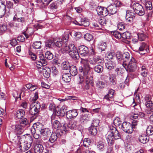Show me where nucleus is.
Instances as JSON below:
<instances>
[{
	"mask_svg": "<svg viewBox=\"0 0 153 153\" xmlns=\"http://www.w3.org/2000/svg\"><path fill=\"white\" fill-rule=\"evenodd\" d=\"M128 65L137 67L136 61L134 58L132 57Z\"/></svg>",
	"mask_w": 153,
	"mask_h": 153,
	"instance_id": "60",
	"label": "nucleus"
},
{
	"mask_svg": "<svg viewBox=\"0 0 153 153\" xmlns=\"http://www.w3.org/2000/svg\"><path fill=\"white\" fill-rule=\"evenodd\" d=\"M38 59H37V64L42 66H45L47 64V61L45 59L43 54L41 53L39 55Z\"/></svg>",
	"mask_w": 153,
	"mask_h": 153,
	"instance_id": "13",
	"label": "nucleus"
},
{
	"mask_svg": "<svg viewBox=\"0 0 153 153\" xmlns=\"http://www.w3.org/2000/svg\"><path fill=\"white\" fill-rule=\"evenodd\" d=\"M109 130L106 134V138L108 145H112L114 144V142L113 141L111 134H113L118 131L117 128L113 126H109Z\"/></svg>",
	"mask_w": 153,
	"mask_h": 153,
	"instance_id": "5",
	"label": "nucleus"
},
{
	"mask_svg": "<svg viewBox=\"0 0 153 153\" xmlns=\"http://www.w3.org/2000/svg\"><path fill=\"white\" fill-rule=\"evenodd\" d=\"M148 48L149 46L145 43L142 42L139 48L140 51L142 52L140 53V54H143L149 53V51Z\"/></svg>",
	"mask_w": 153,
	"mask_h": 153,
	"instance_id": "15",
	"label": "nucleus"
},
{
	"mask_svg": "<svg viewBox=\"0 0 153 153\" xmlns=\"http://www.w3.org/2000/svg\"><path fill=\"white\" fill-rule=\"evenodd\" d=\"M67 110V107L66 106L63 105L60 108V111H61L62 112V115H64L65 113L66 114V112L68 111H66Z\"/></svg>",
	"mask_w": 153,
	"mask_h": 153,
	"instance_id": "63",
	"label": "nucleus"
},
{
	"mask_svg": "<svg viewBox=\"0 0 153 153\" xmlns=\"http://www.w3.org/2000/svg\"><path fill=\"white\" fill-rule=\"evenodd\" d=\"M52 126L55 129H58L60 128L61 124L57 120H55L52 123Z\"/></svg>",
	"mask_w": 153,
	"mask_h": 153,
	"instance_id": "38",
	"label": "nucleus"
},
{
	"mask_svg": "<svg viewBox=\"0 0 153 153\" xmlns=\"http://www.w3.org/2000/svg\"><path fill=\"white\" fill-rule=\"evenodd\" d=\"M132 8L135 13L142 16L145 14V11L143 7L138 3L134 4L132 6Z\"/></svg>",
	"mask_w": 153,
	"mask_h": 153,
	"instance_id": "7",
	"label": "nucleus"
},
{
	"mask_svg": "<svg viewBox=\"0 0 153 153\" xmlns=\"http://www.w3.org/2000/svg\"><path fill=\"white\" fill-rule=\"evenodd\" d=\"M6 7L9 9H10L13 8V4L12 2L10 1H7L6 2Z\"/></svg>",
	"mask_w": 153,
	"mask_h": 153,
	"instance_id": "59",
	"label": "nucleus"
},
{
	"mask_svg": "<svg viewBox=\"0 0 153 153\" xmlns=\"http://www.w3.org/2000/svg\"><path fill=\"white\" fill-rule=\"evenodd\" d=\"M74 23L77 25L80 26H83L85 27H87L89 25V22L84 19L82 18L81 19L80 22H78L76 21H75Z\"/></svg>",
	"mask_w": 153,
	"mask_h": 153,
	"instance_id": "18",
	"label": "nucleus"
},
{
	"mask_svg": "<svg viewBox=\"0 0 153 153\" xmlns=\"http://www.w3.org/2000/svg\"><path fill=\"white\" fill-rule=\"evenodd\" d=\"M53 41L54 45H55L56 46L59 48H60L62 47V42L61 39L57 38H53Z\"/></svg>",
	"mask_w": 153,
	"mask_h": 153,
	"instance_id": "31",
	"label": "nucleus"
},
{
	"mask_svg": "<svg viewBox=\"0 0 153 153\" xmlns=\"http://www.w3.org/2000/svg\"><path fill=\"white\" fill-rule=\"evenodd\" d=\"M99 47L102 51H104L106 48V45L105 43H101L99 45Z\"/></svg>",
	"mask_w": 153,
	"mask_h": 153,
	"instance_id": "62",
	"label": "nucleus"
},
{
	"mask_svg": "<svg viewBox=\"0 0 153 153\" xmlns=\"http://www.w3.org/2000/svg\"><path fill=\"white\" fill-rule=\"evenodd\" d=\"M13 21L15 22H17L18 23L16 24V26L19 27L20 24L23 25V23H25L26 21V19L25 17L21 16L19 14H16L13 17Z\"/></svg>",
	"mask_w": 153,
	"mask_h": 153,
	"instance_id": "9",
	"label": "nucleus"
},
{
	"mask_svg": "<svg viewBox=\"0 0 153 153\" xmlns=\"http://www.w3.org/2000/svg\"><path fill=\"white\" fill-rule=\"evenodd\" d=\"M135 14L134 13L130 11L129 10H128L126 12V18H135Z\"/></svg>",
	"mask_w": 153,
	"mask_h": 153,
	"instance_id": "49",
	"label": "nucleus"
},
{
	"mask_svg": "<svg viewBox=\"0 0 153 153\" xmlns=\"http://www.w3.org/2000/svg\"><path fill=\"white\" fill-rule=\"evenodd\" d=\"M58 5L57 4V3L55 2H53L50 4L49 6V8L51 10H54L56 9L58 7Z\"/></svg>",
	"mask_w": 153,
	"mask_h": 153,
	"instance_id": "57",
	"label": "nucleus"
},
{
	"mask_svg": "<svg viewBox=\"0 0 153 153\" xmlns=\"http://www.w3.org/2000/svg\"><path fill=\"white\" fill-rule=\"evenodd\" d=\"M41 42L40 41L35 42L33 43V46L35 49H39L41 48Z\"/></svg>",
	"mask_w": 153,
	"mask_h": 153,
	"instance_id": "44",
	"label": "nucleus"
},
{
	"mask_svg": "<svg viewBox=\"0 0 153 153\" xmlns=\"http://www.w3.org/2000/svg\"><path fill=\"white\" fill-rule=\"evenodd\" d=\"M69 72L70 74L72 76H75L78 73V71L76 67L74 65H72L70 67Z\"/></svg>",
	"mask_w": 153,
	"mask_h": 153,
	"instance_id": "27",
	"label": "nucleus"
},
{
	"mask_svg": "<svg viewBox=\"0 0 153 153\" xmlns=\"http://www.w3.org/2000/svg\"><path fill=\"white\" fill-rule=\"evenodd\" d=\"M109 80L110 83L111 85H114L116 84L117 80L116 76L114 75L111 74L110 75Z\"/></svg>",
	"mask_w": 153,
	"mask_h": 153,
	"instance_id": "33",
	"label": "nucleus"
},
{
	"mask_svg": "<svg viewBox=\"0 0 153 153\" xmlns=\"http://www.w3.org/2000/svg\"><path fill=\"white\" fill-rule=\"evenodd\" d=\"M130 58V54L127 52H125L123 53V63H126L125 62L128 61Z\"/></svg>",
	"mask_w": 153,
	"mask_h": 153,
	"instance_id": "34",
	"label": "nucleus"
},
{
	"mask_svg": "<svg viewBox=\"0 0 153 153\" xmlns=\"http://www.w3.org/2000/svg\"><path fill=\"white\" fill-rule=\"evenodd\" d=\"M89 133L93 135H96L97 132L96 127L91 126L88 129Z\"/></svg>",
	"mask_w": 153,
	"mask_h": 153,
	"instance_id": "36",
	"label": "nucleus"
},
{
	"mask_svg": "<svg viewBox=\"0 0 153 153\" xmlns=\"http://www.w3.org/2000/svg\"><path fill=\"white\" fill-rule=\"evenodd\" d=\"M96 86L98 88L102 89L104 87L105 83L102 81L98 80L96 82Z\"/></svg>",
	"mask_w": 153,
	"mask_h": 153,
	"instance_id": "37",
	"label": "nucleus"
},
{
	"mask_svg": "<svg viewBox=\"0 0 153 153\" xmlns=\"http://www.w3.org/2000/svg\"><path fill=\"white\" fill-rule=\"evenodd\" d=\"M146 7L147 10H150L152 8V2L149 1H148L145 3Z\"/></svg>",
	"mask_w": 153,
	"mask_h": 153,
	"instance_id": "55",
	"label": "nucleus"
},
{
	"mask_svg": "<svg viewBox=\"0 0 153 153\" xmlns=\"http://www.w3.org/2000/svg\"><path fill=\"white\" fill-rule=\"evenodd\" d=\"M91 141L90 139L89 138H85L83 141L82 145L85 147H88ZM82 146V145H81V146Z\"/></svg>",
	"mask_w": 153,
	"mask_h": 153,
	"instance_id": "42",
	"label": "nucleus"
},
{
	"mask_svg": "<svg viewBox=\"0 0 153 153\" xmlns=\"http://www.w3.org/2000/svg\"><path fill=\"white\" fill-rule=\"evenodd\" d=\"M76 48L75 46L74 45L72 44H69L68 46H66L63 49L64 51H68V53L70 52H72L73 51L75 50L76 49Z\"/></svg>",
	"mask_w": 153,
	"mask_h": 153,
	"instance_id": "23",
	"label": "nucleus"
},
{
	"mask_svg": "<svg viewBox=\"0 0 153 153\" xmlns=\"http://www.w3.org/2000/svg\"><path fill=\"white\" fill-rule=\"evenodd\" d=\"M42 135L45 137V138L48 137L51 134V132L48 128H45L44 130L40 133Z\"/></svg>",
	"mask_w": 153,
	"mask_h": 153,
	"instance_id": "39",
	"label": "nucleus"
},
{
	"mask_svg": "<svg viewBox=\"0 0 153 153\" xmlns=\"http://www.w3.org/2000/svg\"><path fill=\"white\" fill-rule=\"evenodd\" d=\"M33 140L32 137L30 134H27L21 136L19 140L20 144H21L22 142L24 143L23 146L21 145L19 146V148L21 151L24 152L30 148L33 143Z\"/></svg>",
	"mask_w": 153,
	"mask_h": 153,
	"instance_id": "2",
	"label": "nucleus"
},
{
	"mask_svg": "<svg viewBox=\"0 0 153 153\" xmlns=\"http://www.w3.org/2000/svg\"><path fill=\"white\" fill-rule=\"evenodd\" d=\"M97 11L98 15L105 16L109 14L108 8L105 7L99 6L97 9Z\"/></svg>",
	"mask_w": 153,
	"mask_h": 153,
	"instance_id": "11",
	"label": "nucleus"
},
{
	"mask_svg": "<svg viewBox=\"0 0 153 153\" xmlns=\"http://www.w3.org/2000/svg\"><path fill=\"white\" fill-rule=\"evenodd\" d=\"M97 146L98 150L103 151L105 149L104 143L102 141H99L97 143Z\"/></svg>",
	"mask_w": 153,
	"mask_h": 153,
	"instance_id": "35",
	"label": "nucleus"
},
{
	"mask_svg": "<svg viewBox=\"0 0 153 153\" xmlns=\"http://www.w3.org/2000/svg\"><path fill=\"white\" fill-rule=\"evenodd\" d=\"M52 1V0H39V5L41 8H44Z\"/></svg>",
	"mask_w": 153,
	"mask_h": 153,
	"instance_id": "26",
	"label": "nucleus"
},
{
	"mask_svg": "<svg viewBox=\"0 0 153 153\" xmlns=\"http://www.w3.org/2000/svg\"><path fill=\"white\" fill-rule=\"evenodd\" d=\"M25 111L22 109H19L16 112V116L18 119L22 118L25 115Z\"/></svg>",
	"mask_w": 153,
	"mask_h": 153,
	"instance_id": "32",
	"label": "nucleus"
},
{
	"mask_svg": "<svg viewBox=\"0 0 153 153\" xmlns=\"http://www.w3.org/2000/svg\"><path fill=\"white\" fill-rule=\"evenodd\" d=\"M12 128L13 131L17 135L19 140V137H21L19 135L23 133L24 128L19 125V124L12 125Z\"/></svg>",
	"mask_w": 153,
	"mask_h": 153,
	"instance_id": "10",
	"label": "nucleus"
},
{
	"mask_svg": "<svg viewBox=\"0 0 153 153\" xmlns=\"http://www.w3.org/2000/svg\"><path fill=\"white\" fill-rule=\"evenodd\" d=\"M78 51L79 53L82 56H86L88 55V49L85 45H81L78 47Z\"/></svg>",
	"mask_w": 153,
	"mask_h": 153,
	"instance_id": "12",
	"label": "nucleus"
},
{
	"mask_svg": "<svg viewBox=\"0 0 153 153\" xmlns=\"http://www.w3.org/2000/svg\"><path fill=\"white\" fill-rule=\"evenodd\" d=\"M53 55L50 51H47L45 54V58L51 60L53 59Z\"/></svg>",
	"mask_w": 153,
	"mask_h": 153,
	"instance_id": "46",
	"label": "nucleus"
},
{
	"mask_svg": "<svg viewBox=\"0 0 153 153\" xmlns=\"http://www.w3.org/2000/svg\"><path fill=\"white\" fill-rule=\"evenodd\" d=\"M111 33L115 38L118 39L121 38V33L118 31H114L111 32Z\"/></svg>",
	"mask_w": 153,
	"mask_h": 153,
	"instance_id": "53",
	"label": "nucleus"
},
{
	"mask_svg": "<svg viewBox=\"0 0 153 153\" xmlns=\"http://www.w3.org/2000/svg\"><path fill=\"white\" fill-rule=\"evenodd\" d=\"M100 123L99 120L97 119L94 120L91 123V126L97 127Z\"/></svg>",
	"mask_w": 153,
	"mask_h": 153,
	"instance_id": "58",
	"label": "nucleus"
},
{
	"mask_svg": "<svg viewBox=\"0 0 153 153\" xmlns=\"http://www.w3.org/2000/svg\"><path fill=\"white\" fill-rule=\"evenodd\" d=\"M146 134L149 135L153 134V127L151 126H149L146 130Z\"/></svg>",
	"mask_w": 153,
	"mask_h": 153,
	"instance_id": "52",
	"label": "nucleus"
},
{
	"mask_svg": "<svg viewBox=\"0 0 153 153\" xmlns=\"http://www.w3.org/2000/svg\"><path fill=\"white\" fill-rule=\"evenodd\" d=\"M54 46L53 39H49L45 42V46L48 48H52Z\"/></svg>",
	"mask_w": 153,
	"mask_h": 153,
	"instance_id": "40",
	"label": "nucleus"
},
{
	"mask_svg": "<svg viewBox=\"0 0 153 153\" xmlns=\"http://www.w3.org/2000/svg\"><path fill=\"white\" fill-rule=\"evenodd\" d=\"M44 148L42 145L36 144L34 146V150L35 153H42Z\"/></svg>",
	"mask_w": 153,
	"mask_h": 153,
	"instance_id": "24",
	"label": "nucleus"
},
{
	"mask_svg": "<svg viewBox=\"0 0 153 153\" xmlns=\"http://www.w3.org/2000/svg\"><path fill=\"white\" fill-rule=\"evenodd\" d=\"M78 113L76 109L70 110L66 112V117L68 119H74L78 115Z\"/></svg>",
	"mask_w": 153,
	"mask_h": 153,
	"instance_id": "14",
	"label": "nucleus"
},
{
	"mask_svg": "<svg viewBox=\"0 0 153 153\" xmlns=\"http://www.w3.org/2000/svg\"><path fill=\"white\" fill-rule=\"evenodd\" d=\"M104 62V60L103 58L100 56H97L90 59L89 62L91 65H95L98 64L94 67L93 69L97 73H100L102 72L103 68L102 65L99 64L103 63Z\"/></svg>",
	"mask_w": 153,
	"mask_h": 153,
	"instance_id": "3",
	"label": "nucleus"
},
{
	"mask_svg": "<svg viewBox=\"0 0 153 153\" xmlns=\"http://www.w3.org/2000/svg\"><path fill=\"white\" fill-rule=\"evenodd\" d=\"M67 127L71 129H74L76 128L77 126L73 122H70L67 124Z\"/></svg>",
	"mask_w": 153,
	"mask_h": 153,
	"instance_id": "47",
	"label": "nucleus"
},
{
	"mask_svg": "<svg viewBox=\"0 0 153 153\" xmlns=\"http://www.w3.org/2000/svg\"><path fill=\"white\" fill-rule=\"evenodd\" d=\"M60 134L56 133H52L49 139V141L51 143H53L56 141Z\"/></svg>",
	"mask_w": 153,
	"mask_h": 153,
	"instance_id": "30",
	"label": "nucleus"
},
{
	"mask_svg": "<svg viewBox=\"0 0 153 153\" xmlns=\"http://www.w3.org/2000/svg\"><path fill=\"white\" fill-rule=\"evenodd\" d=\"M107 57L109 59H113L115 57V54L114 53L108 52L106 54Z\"/></svg>",
	"mask_w": 153,
	"mask_h": 153,
	"instance_id": "61",
	"label": "nucleus"
},
{
	"mask_svg": "<svg viewBox=\"0 0 153 153\" xmlns=\"http://www.w3.org/2000/svg\"><path fill=\"white\" fill-rule=\"evenodd\" d=\"M138 39L140 41H143L146 37L147 36L143 33L138 34Z\"/></svg>",
	"mask_w": 153,
	"mask_h": 153,
	"instance_id": "54",
	"label": "nucleus"
},
{
	"mask_svg": "<svg viewBox=\"0 0 153 153\" xmlns=\"http://www.w3.org/2000/svg\"><path fill=\"white\" fill-rule=\"evenodd\" d=\"M92 115L91 114H82V115L79 119V120L83 122H86L92 118Z\"/></svg>",
	"mask_w": 153,
	"mask_h": 153,
	"instance_id": "16",
	"label": "nucleus"
},
{
	"mask_svg": "<svg viewBox=\"0 0 153 153\" xmlns=\"http://www.w3.org/2000/svg\"><path fill=\"white\" fill-rule=\"evenodd\" d=\"M19 125L24 128L26 126L29 125V122L28 120L25 118H22L20 119L19 120Z\"/></svg>",
	"mask_w": 153,
	"mask_h": 153,
	"instance_id": "25",
	"label": "nucleus"
},
{
	"mask_svg": "<svg viewBox=\"0 0 153 153\" xmlns=\"http://www.w3.org/2000/svg\"><path fill=\"white\" fill-rule=\"evenodd\" d=\"M7 30V24H3L0 27V34L2 35Z\"/></svg>",
	"mask_w": 153,
	"mask_h": 153,
	"instance_id": "41",
	"label": "nucleus"
},
{
	"mask_svg": "<svg viewBox=\"0 0 153 153\" xmlns=\"http://www.w3.org/2000/svg\"><path fill=\"white\" fill-rule=\"evenodd\" d=\"M105 66L108 70H111L116 67V64L114 61L110 60L105 63Z\"/></svg>",
	"mask_w": 153,
	"mask_h": 153,
	"instance_id": "21",
	"label": "nucleus"
},
{
	"mask_svg": "<svg viewBox=\"0 0 153 153\" xmlns=\"http://www.w3.org/2000/svg\"><path fill=\"white\" fill-rule=\"evenodd\" d=\"M121 38L123 39H129L130 38V34L128 32L121 34Z\"/></svg>",
	"mask_w": 153,
	"mask_h": 153,
	"instance_id": "51",
	"label": "nucleus"
},
{
	"mask_svg": "<svg viewBox=\"0 0 153 153\" xmlns=\"http://www.w3.org/2000/svg\"><path fill=\"white\" fill-rule=\"evenodd\" d=\"M84 39L88 41H90L93 39V37L92 34L89 33H86L84 36Z\"/></svg>",
	"mask_w": 153,
	"mask_h": 153,
	"instance_id": "48",
	"label": "nucleus"
},
{
	"mask_svg": "<svg viewBox=\"0 0 153 153\" xmlns=\"http://www.w3.org/2000/svg\"><path fill=\"white\" fill-rule=\"evenodd\" d=\"M121 3L119 1H115L114 3L111 4L108 6L107 8L109 14L113 15L117 12V7H120L122 5Z\"/></svg>",
	"mask_w": 153,
	"mask_h": 153,
	"instance_id": "6",
	"label": "nucleus"
},
{
	"mask_svg": "<svg viewBox=\"0 0 153 153\" xmlns=\"http://www.w3.org/2000/svg\"><path fill=\"white\" fill-rule=\"evenodd\" d=\"M70 66L68 63V62H64L63 63L62 68L64 70H68L70 69Z\"/></svg>",
	"mask_w": 153,
	"mask_h": 153,
	"instance_id": "56",
	"label": "nucleus"
},
{
	"mask_svg": "<svg viewBox=\"0 0 153 153\" xmlns=\"http://www.w3.org/2000/svg\"><path fill=\"white\" fill-rule=\"evenodd\" d=\"M34 104H31L29 111V113L32 116L33 120L36 119L39 115V109L41 106L40 103L37 101L34 102Z\"/></svg>",
	"mask_w": 153,
	"mask_h": 153,
	"instance_id": "4",
	"label": "nucleus"
},
{
	"mask_svg": "<svg viewBox=\"0 0 153 153\" xmlns=\"http://www.w3.org/2000/svg\"><path fill=\"white\" fill-rule=\"evenodd\" d=\"M70 56L74 59H77L79 58V55L78 51L77 49L73 51L72 52H70L69 53Z\"/></svg>",
	"mask_w": 153,
	"mask_h": 153,
	"instance_id": "22",
	"label": "nucleus"
},
{
	"mask_svg": "<svg viewBox=\"0 0 153 153\" xmlns=\"http://www.w3.org/2000/svg\"><path fill=\"white\" fill-rule=\"evenodd\" d=\"M123 131L128 133H131L133 129L131 124L129 123L124 122L119 127Z\"/></svg>",
	"mask_w": 153,
	"mask_h": 153,
	"instance_id": "8",
	"label": "nucleus"
},
{
	"mask_svg": "<svg viewBox=\"0 0 153 153\" xmlns=\"http://www.w3.org/2000/svg\"><path fill=\"white\" fill-rule=\"evenodd\" d=\"M82 65L79 68V71L82 73L84 77L87 79V82L90 84L91 85H94L93 78L92 76L88 74L90 70V68L88 60L87 59L82 58L80 61Z\"/></svg>",
	"mask_w": 153,
	"mask_h": 153,
	"instance_id": "1",
	"label": "nucleus"
},
{
	"mask_svg": "<svg viewBox=\"0 0 153 153\" xmlns=\"http://www.w3.org/2000/svg\"><path fill=\"white\" fill-rule=\"evenodd\" d=\"M42 73L44 76L45 78H49L51 74L50 68L48 67L44 66L42 67Z\"/></svg>",
	"mask_w": 153,
	"mask_h": 153,
	"instance_id": "19",
	"label": "nucleus"
},
{
	"mask_svg": "<svg viewBox=\"0 0 153 153\" xmlns=\"http://www.w3.org/2000/svg\"><path fill=\"white\" fill-rule=\"evenodd\" d=\"M33 125L36 131L40 133L44 130L45 128L43 125L39 122L35 123Z\"/></svg>",
	"mask_w": 153,
	"mask_h": 153,
	"instance_id": "17",
	"label": "nucleus"
},
{
	"mask_svg": "<svg viewBox=\"0 0 153 153\" xmlns=\"http://www.w3.org/2000/svg\"><path fill=\"white\" fill-rule=\"evenodd\" d=\"M71 74L70 73H64L62 75V80L66 82H70L71 80Z\"/></svg>",
	"mask_w": 153,
	"mask_h": 153,
	"instance_id": "29",
	"label": "nucleus"
},
{
	"mask_svg": "<svg viewBox=\"0 0 153 153\" xmlns=\"http://www.w3.org/2000/svg\"><path fill=\"white\" fill-rule=\"evenodd\" d=\"M116 56L117 58L119 61L123 62V53L120 51H117L116 54Z\"/></svg>",
	"mask_w": 153,
	"mask_h": 153,
	"instance_id": "45",
	"label": "nucleus"
},
{
	"mask_svg": "<svg viewBox=\"0 0 153 153\" xmlns=\"http://www.w3.org/2000/svg\"><path fill=\"white\" fill-rule=\"evenodd\" d=\"M123 66L125 68L127 72H133L135 71L137 67L128 65L127 63H123Z\"/></svg>",
	"mask_w": 153,
	"mask_h": 153,
	"instance_id": "20",
	"label": "nucleus"
},
{
	"mask_svg": "<svg viewBox=\"0 0 153 153\" xmlns=\"http://www.w3.org/2000/svg\"><path fill=\"white\" fill-rule=\"evenodd\" d=\"M111 136L112 137L113 141L114 142V139L117 140L120 138L121 137V135L118 131L116 132L113 134H111Z\"/></svg>",
	"mask_w": 153,
	"mask_h": 153,
	"instance_id": "50",
	"label": "nucleus"
},
{
	"mask_svg": "<svg viewBox=\"0 0 153 153\" xmlns=\"http://www.w3.org/2000/svg\"><path fill=\"white\" fill-rule=\"evenodd\" d=\"M98 21L99 23L101 25H104L106 24L107 21L103 17L100 19Z\"/></svg>",
	"mask_w": 153,
	"mask_h": 153,
	"instance_id": "64",
	"label": "nucleus"
},
{
	"mask_svg": "<svg viewBox=\"0 0 153 153\" xmlns=\"http://www.w3.org/2000/svg\"><path fill=\"white\" fill-rule=\"evenodd\" d=\"M113 123L116 126H120L121 124L122 123V121L118 117H117L114 120Z\"/></svg>",
	"mask_w": 153,
	"mask_h": 153,
	"instance_id": "43",
	"label": "nucleus"
},
{
	"mask_svg": "<svg viewBox=\"0 0 153 153\" xmlns=\"http://www.w3.org/2000/svg\"><path fill=\"white\" fill-rule=\"evenodd\" d=\"M139 140L141 143L145 144L148 142L149 140V137L143 134L140 136L139 137Z\"/></svg>",
	"mask_w": 153,
	"mask_h": 153,
	"instance_id": "28",
	"label": "nucleus"
}]
</instances>
